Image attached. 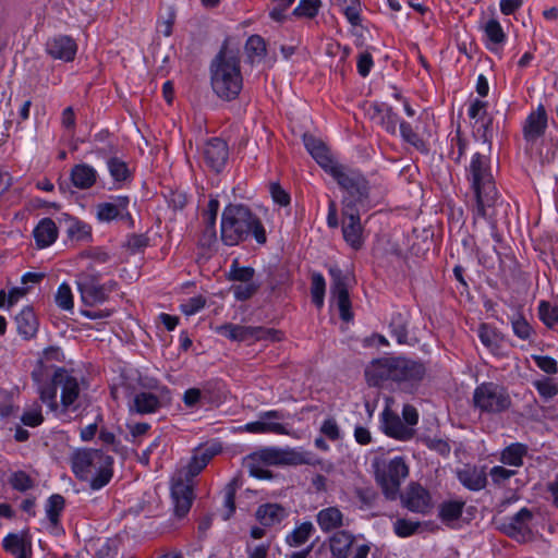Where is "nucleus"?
I'll return each instance as SVG.
<instances>
[{
    "mask_svg": "<svg viewBox=\"0 0 558 558\" xmlns=\"http://www.w3.org/2000/svg\"><path fill=\"white\" fill-rule=\"evenodd\" d=\"M52 357H56V361L61 360L62 353L58 348L46 350L44 357L32 372V378L36 384L40 400L46 403L51 411H57L59 407L57 402V390L60 388L61 405L63 410H76L78 408L77 400L81 395L78 379L72 372L63 367L53 368L46 364V361Z\"/></svg>",
    "mask_w": 558,
    "mask_h": 558,
    "instance_id": "obj_1",
    "label": "nucleus"
},
{
    "mask_svg": "<svg viewBox=\"0 0 558 558\" xmlns=\"http://www.w3.org/2000/svg\"><path fill=\"white\" fill-rule=\"evenodd\" d=\"M197 457L193 456L187 465L177 470L170 481L172 514L167 527L175 530L183 525L195 499V477L205 469Z\"/></svg>",
    "mask_w": 558,
    "mask_h": 558,
    "instance_id": "obj_2",
    "label": "nucleus"
},
{
    "mask_svg": "<svg viewBox=\"0 0 558 558\" xmlns=\"http://www.w3.org/2000/svg\"><path fill=\"white\" fill-rule=\"evenodd\" d=\"M468 180L474 194V204L472 205L473 219H488L497 201L499 193L497 191L489 158L480 153L472 156L469 168L466 169Z\"/></svg>",
    "mask_w": 558,
    "mask_h": 558,
    "instance_id": "obj_3",
    "label": "nucleus"
},
{
    "mask_svg": "<svg viewBox=\"0 0 558 558\" xmlns=\"http://www.w3.org/2000/svg\"><path fill=\"white\" fill-rule=\"evenodd\" d=\"M253 235L258 244L267 241L259 218L244 205H228L221 216L220 238L223 244L234 246Z\"/></svg>",
    "mask_w": 558,
    "mask_h": 558,
    "instance_id": "obj_4",
    "label": "nucleus"
},
{
    "mask_svg": "<svg viewBox=\"0 0 558 558\" xmlns=\"http://www.w3.org/2000/svg\"><path fill=\"white\" fill-rule=\"evenodd\" d=\"M331 177L344 191L342 209H369L381 197L383 191L371 185L366 178L359 171L341 165L333 168Z\"/></svg>",
    "mask_w": 558,
    "mask_h": 558,
    "instance_id": "obj_5",
    "label": "nucleus"
},
{
    "mask_svg": "<svg viewBox=\"0 0 558 558\" xmlns=\"http://www.w3.org/2000/svg\"><path fill=\"white\" fill-rule=\"evenodd\" d=\"M425 367L422 363L407 357L386 356L372 361L365 369L369 385L378 386L385 380L415 385L423 379Z\"/></svg>",
    "mask_w": 558,
    "mask_h": 558,
    "instance_id": "obj_6",
    "label": "nucleus"
},
{
    "mask_svg": "<svg viewBox=\"0 0 558 558\" xmlns=\"http://www.w3.org/2000/svg\"><path fill=\"white\" fill-rule=\"evenodd\" d=\"M210 83L215 94L225 100L235 99L243 86L240 59L226 48L210 64Z\"/></svg>",
    "mask_w": 558,
    "mask_h": 558,
    "instance_id": "obj_7",
    "label": "nucleus"
},
{
    "mask_svg": "<svg viewBox=\"0 0 558 558\" xmlns=\"http://www.w3.org/2000/svg\"><path fill=\"white\" fill-rule=\"evenodd\" d=\"M113 458L99 449H78L71 457L73 473L82 481H89L94 490L105 487L111 480Z\"/></svg>",
    "mask_w": 558,
    "mask_h": 558,
    "instance_id": "obj_8",
    "label": "nucleus"
},
{
    "mask_svg": "<svg viewBox=\"0 0 558 558\" xmlns=\"http://www.w3.org/2000/svg\"><path fill=\"white\" fill-rule=\"evenodd\" d=\"M375 475L385 496L393 500L399 495L402 481L409 475V466L402 457H395L377 464Z\"/></svg>",
    "mask_w": 558,
    "mask_h": 558,
    "instance_id": "obj_9",
    "label": "nucleus"
},
{
    "mask_svg": "<svg viewBox=\"0 0 558 558\" xmlns=\"http://www.w3.org/2000/svg\"><path fill=\"white\" fill-rule=\"evenodd\" d=\"M474 407L481 412L500 413L506 411L511 399L505 388L494 383H483L473 392Z\"/></svg>",
    "mask_w": 558,
    "mask_h": 558,
    "instance_id": "obj_10",
    "label": "nucleus"
},
{
    "mask_svg": "<svg viewBox=\"0 0 558 558\" xmlns=\"http://www.w3.org/2000/svg\"><path fill=\"white\" fill-rule=\"evenodd\" d=\"M329 275L331 277V302L337 305L340 318L344 322H350L353 318V313L348 291V278L338 267L330 268Z\"/></svg>",
    "mask_w": 558,
    "mask_h": 558,
    "instance_id": "obj_11",
    "label": "nucleus"
},
{
    "mask_svg": "<svg viewBox=\"0 0 558 558\" xmlns=\"http://www.w3.org/2000/svg\"><path fill=\"white\" fill-rule=\"evenodd\" d=\"M99 280L100 276L92 267L76 276L77 290L86 305L93 306L107 301L102 283Z\"/></svg>",
    "mask_w": 558,
    "mask_h": 558,
    "instance_id": "obj_12",
    "label": "nucleus"
},
{
    "mask_svg": "<svg viewBox=\"0 0 558 558\" xmlns=\"http://www.w3.org/2000/svg\"><path fill=\"white\" fill-rule=\"evenodd\" d=\"M341 230L343 240L353 251L364 246L366 233L361 223L360 210L342 209Z\"/></svg>",
    "mask_w": 558,
    "mask_h": 558,
    "instance_id": "obj_13",
    "label": "nucleus"
},
{
    "mask_svg": "<svg viewBox=\"0 0 558 558\" xmlns=\"http://www.w3.org/2000/svg\"><path fill=\"white\" fill-rule=\"evenodd\" d=\"M280 457L281 449L266 448L250 454L245 465L251 476L267 480L271 477V473L265 466L280 465Z\"/></svg>",
    "mask_w": 558,
    "mask_h": 558,
    "instance_id": "obj_14",
    "label": "nucleus"
},
{
    "mask_svg": "<svg viewBox=\"0 0 558 558\" xmlns=\"http://www.w3.org/2000/svg\"><path fill=\"white\" fill-rule=\"evenodd\" d=\"M403 507L416 513L426 514L433 508L432 496L429 492L417 483H411L403 494H401Z\"/></svg>",
    "mask_w": 558,
    "mask_h": 558,
    "instance_id": "obj_15",
    "label": "nucleus"
},
{
    "mask_svg": "<svg viewBox=\"0 0 558 558\" xmlns=\"http://www.w3.org/2000/svg\"><path fill=\"white\" fill-rule=\"evenodd\" d=\"M204 163L213 171L219 173L225 168L229 158L228 144L219 138L208 140L202 149Z\"/></svg>",
    "mask_w": 558,
    "mask_h": 558,
    "instance_id": "obj_16",
    "label": "nucleus"
},
{
    "mask_svg": "<svg viewBox=\"0 0 558 558\" xmlns=\"http://www.w3.org/2000/svg\"><path fill=\"white\" fill-rule=\"evenodd\" d=\"M328 549L332 558H352L355 548L363 545L357 536L348 530L333 532L327 539Z\"/></svg>",
    "mask_w": 558,
    "mask_h": 558,
    "instance_id": "obj_17",
    "label": "nucleus"
},
{
    "mask_svg": "<svg viewBox=\"0 0 558 558\" xmlns=\"http://www.w3.org/2000/svg\"><path fill=\"white\" fill-rule=\"evenodd\" d=\"M548 125L547 111L543 104L531 111L522 126L523 138L529 144L536 143L546 132Z\"/></svg>",
    "mask_w": 558,
    "mask_h": 558,
    "instance_id": "obj_18",
    "label": "nucleus"
},
{
    "mask_svg": "<svg viewBox=\"0 0 558 558\" xmlns=\"http://www.w3.org/2000/svg\"><path fill=\"white\" fill-rule=\"evenodd\" d=\"M381 430L389 437L400 441H408L414 437V428L404 424L402 418L386 408L380 414Z\"/></svg>",
    "mask_w": 558,
    "mask_h": 558,
    "instance_id": "obj_19",
    "label": "nucleus"
},
{
    "mask_svg": "<svg viewBox=\"0 0 558 558\" xmlns=\"http://www.w3.org/2000/svg\"><path fill=\"white\" fill-rule=\"evenodd\" d=\"M283 417L282 413L277 410L266 411L260 414V420L256 422L246 423L243 427L245 432L253 434H277V435H287V427L278 422H274L272 420H281Z\"/></svg>",
    "mask_w": 558,
    "mask_h": 558,
    "instance_id": "obj_20",
    "label": "nucleus"
},
{
    "mask_svg": "<svg viewBox=\"0 0 558 558\" xmlns=\"http://www.w3.org/2000/svg\"><path fill=\"white\" fill-rule=\"evenodd\" d=\"M77 51V45L69 36L59 35L49 38L46 43V52L52 58L70 62L74 60Z\"/></svg>",
    "mask_w": 558,
    "mask_h": 558,
    "instance_id": "obj_21",
    "label": "nucleus"
},
{
    "mask_svg": "<svg viewBox=\"0 0 558 558\" xmlns=\"http://www.w3.org/2000/svg\"><path fill=\"white\" fill-rule=\"evenodd\" d=\"M129 204V196H117L112 198V202L99 203L96 206L97 218L99 221L109 222L118 217H121V219L130 217Z\"/></svg>",
    "mask_w": 558,
    "mask_h": 558,
    "instance_id": "obj_22",
    "label": "nucleus"
},
{
    "mask_svg": "<svg viewBox=\"0 0 558 558\" xmlns=\"http://www.w3.org/2000/svg\"><path fill=\"white\" fill-rule=\"evenodd\" d=\"M468 116L475 121V125H478L477 132L482 131L483 141L490 142L493 119L487 114V102L481 99L473 100L469 107Z\"/></svg>",
    "mask_w": 558,
    "mask_h": 558,
    "instance_id": "obj_23",
    "label": "nucleus"
},
{
    "mask_svg": "<svg viewBox=\"0 0 558 558\" xmlns=\"http://www.w3.org/2000/svg\"><path fill=\"white\" fill-rule=\"evenodd\" d=\"M316 522L323 533L340 531L348 525L344 514L338 507H327L316 514Z\"/></svg>",
    "mask_w": 558,
    "mask_h": 558,
    "instance_id": "obj_24",
    "label": "nucleus"
},
{
    "mask_svg": "<svg viewBox=\"0 0 558 558\" xmlns=\"http://www.w3.org/2000/svg\"><path fill=\"white\" fill-rule=\"evenodd\" d=\"M289 515V511L279 504H263L258 506L255 512L256 520L264 527L279 525Z\"/></svg>",
    "mask_w": 558,
    "mask_h": 558,
    "instance_id": "obj_25",
    "label": "nucleus"
},
{
    "mask_svg": "<svg viewBox=\"0 0 558 558\" xmlns=\"http://www.w3.org/2000/svg\"><path fill=\"white\" fill-rule=\"evenodd\" d=\"M304 144L307 151L318 162V165L325 169L330 175L332 174L333 168H339L341 165L336 162L325 144L313 136H305Z\"/></svg>",
    "mask_w": 558,
    "mask_h": 558,
    "instance_id": "obj_26",
    "label": "nucleus"
},
{
    "mask_svg": "<svg viewBox=\"0 0 558 558\" xmlns=\"http://www.w3.org/2000/svg\"><path fill=\"white\" fill-rule=\"evenodd\" d=\"M459 482L469 490L478 492L485 488L487 484V474L483 468L475 465H464L457 470Z\"/></svg>",
    "mask_w": 558,
    "mask_h": 558,
    "instance_id": "obj_27",
    "label": "nucleus"
},
{
    "mask_svg": "<svg viewBox=\"0 0 558 558\" xmlns=\"http://www.w3.org/2000/svg\"><path fill=\"white\" fill-rule=\"evenodd\" d=\"M533 519L531 510L522 508L504 524L505 532L514 538H524L530 534V523Z\"/></svg>",
    "mask_w": 558,
    "mask_h": 558,
    "instance_id": "obj_28",
    "label": "nucleus"
},
{
    "mask_svg": "<svg viewBox=\"0 0 558 558\" xmlns=\"http://www.w3.org/2000/svg\"><path fill=\"white\" fill-rule=\"evenodd\" d=\"M98 179L97 170L88 163L74 165L70 171L71 183L78 190H89Z\"/></svg>",
    "mask_w": 558,
    "mask_h": 558,
    "instance_id": "obj_29",
    "label": "nucleus"
},
{
    "mask_svg": "<svg viewBox=\"0 0 558 558\" xmlns=\"http://www.w3.org/2000/svg\"><path fill=\"white\" fill-rule=\"evenodd\" d=\"M481 27L484 31L486 48L493 52L501 49L507 40V34L499 21L490 17Z\"/></svg>",
    "mask_w": 558,
    "mask_h": 558,
    "instance_id": "obj_30",
    "label": "nucleus"
},
{
    "mask_svg": "<svg viewBox=\"0 0 558 558\" xmlns=\"http://www.w3.org/2000/svg\"><path fill=\"white\" fill-rule=\"evenodd\" d=\"M161 408L159 397L153 392L142 391L134 393L132 400L129 402V410L131 413L137 414H151Z\"/></svg>",
    "mask_w": 558,
    "mask_h": 558,
    "instance_id": "obj_31",
    "label": "nucleus"
},
{
    "mask_svg": "<svg viewBox=\"0 0 558 558\" xmlns=\"http://www.w3.org/2000/svg\"><path fill=\"white\" fill-rule=\"evenodd\" d=\"M58 228L51 218H43L33 230V235L38 248H46L58 239Z\"/></svg>",
    "mask_w": 558,
    "mask_h": 558,
    "instance_id": "obj_32",
    "label": "nucleus"
},
{
    "mask_svg": "<svg viewBox=\"0 0 558 558\" xmlns=\"http://www.w3.org/2000/svg\"><path fill=\"white\" fill-rule=\"evenodd\" d=\"M17 331L24 338L35 336L38 327V322L34 311L29 307L23 308L15 317Z\"/></svg>",
    "mask_w": 558,
    "mask_h": 558,
    "instance_id": "obj_33",
    "label": "nucleus"
},
{
    "mask_svg": "<svg viewBox=\"0 0 558 558\" xmlns=\"http://www.w3.org/2000/svg\"><path fill=\"white\" fill-rule=\"evenodd\" d=\"M375 112L379 117L380 124L390 134H396L397 126L400 123L398 114L393 109L386 105L379 104L374 106Z\"/></svg>",
    "mask_w": 558,
    "mask_h": 558,
    "instance_id": "obj_34",
    "label": "nucleus"
},
{
    "mask_svg": "<svg viewBox=\"0 0 558 558\" xmlns=\"http://www.w3.org/2000/svg\"><path fill=\"white\" fill-rule=\"evenodd\" d=\"M527 448L522 444H512L505 448L501 452L500 461L505 464L519 468L523 464V457L526 454Z\"/></svg>",
    "mask_w": 558,
    "mask_h": 558,
    "instance_id": "obj_35",
    "label": "nucleus"
},
{
    "mask_svg": "<svg viewBox=\"0 0 558 558\" xmlns=\"http://www.w3.org/2000/svg\"><path fill=\"white\" fill-rule=\"evenodd\" d=\"M400 134L402 138L415 147L418 151L427 154L429 151V146L426 141L421 137L417 133H415L412 126L405 122L401 121L399 123Z\"/></svg>",
    "mask_w": 558,
    "mask_h": 558,
    "instance_id": "obj_36",
    "label": "nucleus"
},
{
    "mask_svg": "<svg viewBox=\"0 0 558 558\" xmlns=\"http://www.w3.org/2000/svg\"><path fill=\"white\" fill-rule=\"evenodd\" d=\"M314 530L312 522H303L287 535L286 542L292 547L301 546L307 542Z\"/></svg>",
    "mask_w": 558,
    "mask_h": 558,
    "instance_id": "obj_37",
    "label": "nucleus"
},
{
    "mask_svg": "<svg viewBox=\"0 0 558 558\" xmlns=\"http://www.w3.org/2000/svg\"><path fill=\"white\" fill-rule=\"evenodd\" d=\"M389 328L391 336L396 338L399 344H404L408 342V318L403 314H393L389 324Z\"/></svg>",
    "mask_w": 558,
    "mask_h": 558,
    "instance_id": "obj_38",
    "label": "nucleus"
},
{
    "mask_svg": "<svg viewBox=\"0 0 558 558\" xmlns=\"http://www.w3.org/2000/svg\"><path fill=\"white\" fill-rule=\"evenodd\" d=\"M64 498L59 494L51 495L47 500L46 515L53 526L59 523L60 514L64 509Z\"/></svg>",
    "mask_w": 558,
    "mask_h": 558,
    "instance_id": "obj_39",
    "label": "nucleus"
},
{
    "mask_svg": "<svg viewBox=\"0 0 558 558\" xmlns=\"http://www.w3.org/2000/svg\"><path fill=\"white\" fill-rule=\"evenodd\" d=\"M510 322L513 333L521 340H530L535 333L533 327L521 313L512 315Z\"/></svg>",
    "mask_w": 558,
    "mask_h": 558,
    "instance_id": "obj_40",
    "label": "nucleus"
},
{
    "mask_svg": "<svg viewBox=\"0 0 558 558\" xmlns=\"http://www.w3.org/2000/svg\"><path fill=\"white\" fill-rule=\"evenodd\" d=\"M465 502L463 500L445 501L439 509V518L444 522L458 520L463 511Z\"/></svg>",
    "mask_w": 558,
    "mask_h": 558,
    "instance_id": "obj_41",
    "label": "nucleus"
},
{
    "mask_svg": "<svg viewBox=\"0 0 558 558\" xmlns=\"http://www.w3.org/2000/svg\"><path fill=\"white\" fill-rule=\"evenodd\" d=\"M108 171L116 182L126 181L131 177L128 165L118 157H111L107 161Z\"/></svg>",
    "mask_w": 558,
    "mask_h": 558,
    "instance_id": "obj_42",
    "label": "nucleus"
},
{
    "mask_svg": "<svg viewBox=\"0 0 558 558\" xmlns=\"http://www.w3.org/2000/svg\"><path fill=\"white\" fill-rule=\"evenodd\" d=\"M325 291L326 282L324 276L319 272H314L312 275L311 294L312 301L317 308H322L324 305Z\"/></svg>",
    "mask_w": 558,
    "mask_h": 558,
    "instance_id": "obj_43",
    "label": "nucleus"
},
{
    "mask_svg": "<svg viewBox=\"0 0 558 558\" xmlns=\"http://www.w3.org/2000/svg\"><path fill=\"white\" fill-rule=\"evenodd\" d=\"M533 386L537 390L538 395L545 400L553 399L558 395V383L551 377L537 379L533 381Z\"/></svg>",
    "mask_w": 558,
    "mask_h": 558,
    "instance_id": "obj_44",
    "label": "nucleus"
},
{
    "mask_svg": "<svg viewBox=\"0 0 558 558\" xmlns=\"http://www.w3.org/2000/svg\"><path fill=\"white\" fill-rule=\"evenodd\" d=\"M245 50L252 62L260 60L266 54V43L263 37L252 35L245 44Z\"/></svg>",
    "mask_w": 558,
    "mask_h": 558,
    "instance_id": "obj_45",
    "label": "nucleus"
},
{
    "mask_svg": "<svg viewBox=\"0 0 558 558\" xmlns=\"http://www.w3.org/2000/svg\"><path fill=\"white\" fill-rule=\"evenodd\" d=\"M477 336L487 349L495 351L498 348L499 335L495 328L488 324H481L477 329Z\"/></svg>",
    "mask_w": 558,
    "mask_h": 558,
    "instance_id": "obj_46",
    "label": "nucleus"
},
{
    "mask_svg": "<svg viewBox=\"0 0 558 558\" xmlns=\"http://www.w3.org/2000/svg\"><path fill=\"white\" fill-rule=\"evenodd\" d=\"M255 269L252 267H242L238 259H234L230 266L229 280L239 281L241 283L253 281Z\"/></svg>",
    "mask_w": 558,
    "mask_h": 558,
    "instance_id": "obj_47",
    "label": "nucleus"
},
{
    "mask_svg": "<svg viewBox=\"0 0 558 558\" xmlns=\"http://www.w3.org/2000/svg\"><path fill=\"white\" fill-rule=\"evenodd\" d=\"M539 319L548 328H553L558 323V307L550 305L546 301H541L538 304Z\"/></svg>",
    "mask_w": 558,
    "mask_h": 558,
    "instance_id": "obj_48",
    "label": "nucleus"
},
{
    "mask_svg": "<svg viewBox=\"0 0 558 558\" xmlns=\"http://www.w3.org/2000/svg\"><path fill=\"white\" fill-rule=\"evenodd\" d=\"M216 220L215 218L203 217L204 228L199 243L204 247H210L217 241Z\"/></svg>",
    "mask_w": 558,
    "mask_h": 558,
    "instance_id": "obj_49",
    "label": "nucleus"
},
{
    "mask_svg": "<svg viewBox=\"0 0 558 558\" xmlns=\"http://www.w3.org/2000/svg\"><path fill=\"white\" fill-rule=\"evenodd\" d=\"M21 422L28 427L39 426L44 422L40 404L33 403L25 409L21 416Z\"/></svg>",
    "mask_w": 558,
    "mask_h": 558,
    "instance_id": "obj_50",
    "label": "nucleus"
},
{
    "mask_svg": "<svg viewBox=\"0 0 558 558\" xmlns=\"http://www.w3.org/2000/svg\"><path fill=\"white\" fill-rule=\"evenodd\" d=\"M3 548L10 551L15 557H20L21 554H29L27 550L24 539L17 534H9L3 538Z\"/></svg>",
    "mask_w": 558,
    "mask_h": 558,
    "instance_id": "obj_51",
    "label": "nucleus"
},
{
    "mask_svg": "<svg viewBox=\"0 0 558 558\" xmlns=\"http://www.w3.org/2000/svg\"><path fill=\"white\" fill-rule=\"evenodd\" d=\"M320 4V0H300L293 10V14L300 17L313 19L317 15Z\"/></svg>",
    "mask_w": 558,
    "mask_h": 558,
    "instance_id": "obj_52",
    "label": "nucleus"
},
{
    "mask_svg": "<svg viewBox=\"0 0 558 558\" xmlns=\"http://www.w3.org/2000/svg\"><path fill=\"white\" fill-rule=\"evenodd\" d=\"M9 483L13 489L19 492H26L34 487V480L24 471L12 473Z\"/></svg>",
    "mask_w": 558,
    "mask_h": 558,
    "instance_id": "obj_53",
    "label": "nucleus"
},
{
    "mask_svg": "<svg viewBox=\"0 0 558 558\" xmlns=\"http://www.w3.org/2000/svg\"><path fill=\"white\" fill-rule=\"evenodd\" d=\"M310 463L306 453L293 449L281 450L280 465H301Z\"/></svg>",
    "mask_w": 558,
    "mask_h": 558,
    "instance_id": "obj_54",
    "label": "nucleus"
},
{
    "mask_svg": "<svg viewBox=\"0 0 558 558\" xmlns=\"http://www.w3.org/2000/svg\"><path fill=\"white\" fill-rule=\"evenodd\" d=\"M56 303L60 308L64 311H71L73 308V294L68 283L63 282L58 287L56 293Z\"/></svg>",
    "mask_w": 558,
    "mask_h": 558,
    "instance_id": "obj_55",
    "label": "nucleus"
},
{
    "mask_svg": "<svg viewBox=\"0 0 558 558\" xmlns=\"http://www.w3.org/2000/svg\"><path fill=\"white\" fill-rule=\"evenodd\" d=\"M260 284L254 281L232 286V293L238 301L251 299L259 289Z\"/></svg>",
    "mask_w": 558,
    "mask_h": 558,
    "instance_id": "obj_56",
    "label": "nucleus"
},
{
    "mask_svg": "<svg viewBox=\"0 0 558 558\" xmlns=\"http://www.w3.org/2000/svg\"><path fill=\"white\" fill-rule=\"evenodd\" d=\"M420 527L418 522H414L408 519H397L393 522V532L399 537H409L416 533Z\"/></svg>",
    "mask_w": 558,
    "mask_h": 558,
    "instance_id": "obj_57",
    "label": "nucleus"
},
{
    "mask_svg": "<svg viewBox=\"0 0 558 558\" xmlns=\"http://www.w3.org/2000/svg\"><path fill=\"white\" fill-rule=\"evenodd\" d=\"M532 360L537 365V367L542 369L544 373L548 375L557 374L558 364L557 361L551 356L533 354Z\"/></svg>",
    "mask_w": 558,
    "mask_h": 558,
    "instance_id": "obj_58",
    "label": "nucleus"
},
{
    "mask_svg": "<svg viewBox=\"0 0 558 558\" xmlns=\"http://www.w3.org/2000/svg\"><path fill=\"white\" fill-rule=\"evenodd\" d=\"M205 299L202 295H196L187 299L181 304L183 314L191 316L198 313L205 306Z\"/></svg>",
    "mask_w": 558,
    "mask_h": 558,
    "instance_id": "obj_59",
    "label": "nucleus"
},
{
    "mask_svg": "<svg viewBox=\"0 0 558 558\" xmlns=\"http://www.w3.org/2000/svg\"><path fill=\"white\" fill-rule=\"evenodd\" d=\"M517 474L515 470H509L501 465L493 466L489 471L492 481L497 485L505 484L508 480Z\"/></svg>",
    "mask_w": 558,
    "mask_h": 558,
    "instance_id": "obj_60",
    "label": "nucleus"
},
{
    "mask_svg": "<svg viewBox=\"0 0 558 558\" xmlns=\"http://www.w3.org/2000/svg\"><path fill=\"white\" fill-rule=\"evenodd\" d=\"M280 331L266 328L262 326H254V342L255 341H278L280 340Z\"/></svg>",
    "mask_w": 558,
    "mask_h": 558,
    "instance_id": "obj_61",
    "label": "nucleus"
},
{
    "mask_svg": "<svg viewBox=\"0 0 558 558\" xmlns=\"http://www.w3.org/2000/svg\"><path fill=\"white\" fill-rule=\"evenodd\" d=\"M374 65L373 57L371 52L363 51L357 57V72L362 77H366Z\"/></svg>",
    "mask_w": 558,
    "mask_h": 558,
    "instance_id": "obj_62",
    "label": "nucleus"
},
{
    "mask_svg": "<svg viewBox=\"0 0 558 558\" xmlns=\"http://www.w3.org/2000/svg\"><path fill=\"white\" fill-rule=\"evenodd\" d=\"M424 444L428 449L434 450L444 457H447L451 451L450 445L440 438L427 437L424 439Z\"/></svg>",
    "mask_w": 558,
    "mask_h": 558,
    "instance_id": "obj_63",
    "label": "nucleus"
},
{
    "mask_svg": "<svg viewBox=\"0 0 558 558\" xmlns=\"http://www.w3.org/2000/svg\"><path fill=\"white\" fill-rule=\"evenodd\" d=\"M320 432L330 440H337L340 438L339 426L335 418L330 417L323 422Z\"/></svg>",
    "mask_w": 558,
    "mask_h": 558,
    "instance_id": "obj_64",
    "label": "nucleus"
}]
</instances>
